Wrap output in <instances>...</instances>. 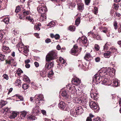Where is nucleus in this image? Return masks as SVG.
I'll use <instances>...</instances> for the list:
<instances>
[{
  "mask_svg": "<svg viewBox=\"0 0 121 121\" xmlns=\"http://www.w3.org/2000/svg\"><path fill=\"white\" fill-rule=\"evenodd\" d=\"M40 19L43 18V20H42V21H43L45 20L46 18V17L44 14H41V15Z\"/></svg>",
  "mask_w": 121,
  "mask_h": 121,
  "instance_id": "nucleus-39",
  "label": "nucleus"
},
{
  "mask_svg": "<svg viewBox=\"0 0 121 121\" xmlns=\"http://www.w3.org/2000/svg\"><path fill=\"white\" fill-rule=\"evenodd\" d=\"M9 47L5 46H4L2 48V50L4 52L5 50L7 51L9 49Z\"/></svg>",
  "mask_w": 121,
  "mask_h": 121,
  "instance_id": "nucleus-40",
  "label": "nucleus"
},
{
  "mask_svg": "<svg viewBox=\"0 0 121 121\" xmlns=\"http://www.w3.org/2000/svg\"><path fill=\"white\" fill-rule=\"evenodd\" d=\"M3 35L1 33H0V42H2V43L3 44H6L8 43L7 41H5L4 40V42H3Z\"/></svg>",
  "mask_w": 121,
  "mask_h": 121,
  "instance_id": "nucleus-20",
  "label": "nucleus"
},
{
  "mask_svg": "<svg viewBox=\"0 0 121 121\" xmlns=\"http://www.w3.org/2000/svg\"><path fill=\"white\" fill-rule=\"evenodd\" d=\"M26 19L28 20L30 22H33L34 20L30 16H27L26 17Z\"/></svg>",
  "mask_w": 121,
  "mask_h": 121,
  "instance_id": "nucleus-38",
  "label": "nucleus"
},
{
  "mask_svg": "<svg viewBox=\"0 0 121 121\" xmlns=\"http://www.w3.org/2000/svg\"><path fill=\"white\" fill-rule=\"evenodd\" d=\"M102 80V78L97 73L93 77V81L94 82H97L99 83Z\"/></svg>",
  "mask_w": 121,
  "mask_h": 121,
  "instance_id": "nucleus-6",
  "label": "nucleus"
},
{
  "mask_svg": "<svg viewBox=\"0 0 121 121\" xmlns=\"http://www.w3.org/2000/svg\"><path fill=\"white\" fill-rule=\"evenodd\" d=\"M35 102L36 103V106L34 108L32 112L35 115H37L40 112L39 110V106L37 105V104L43 103V97L42 94H39L38 95H36L35 96Z\"/></svg>",
  "mask_w": 121,
  "mask_h": 121,
  "instance_id": "nucleus-1",
  "label": "nucleus"
},
{
  "mask_svg": "<svg viewBox=\"0 0 121 121\" xmlns=\"http://www.w3.org/2000/svg\"><path fill=\"white\" fill-rule=\"evenodd\" d=\"M22 71L20 69H19L17 70V73L19 75H20L21 73H22Z\"/></svg>",
  "mask_w": 121,
  "mask_h": 121,
  "instance_id": "nucleus-50",
  "label": "nucleus"
},
{
  "mask_svg": "<svg viewBox=\"0 0 121 121\" xmlns=\"http://www.w3.org/2000/svg\"><path fill=\"white\" fill-rule=\"evenodd\" d=\"M5 60V56L4 55L0 54V61H3Z\"/></svg>",
  "mask_w": 121,
  "mask_h": 121,
  "instance_id": "nucleus-35",
  "label": "nucleus"
},
{
  "mask_svg": "<svg viewBox=\"0 0 121 121\" xmlns=\"http://www.w3.org/2000/svg\"><path fill=\"white\" fill-rule=\"evenodd\" d=\"M51 41V39H50L48 38L45 40V42L46 43H48Z\"/></svg>",
  "mask_w": 121,
  "mask_h": 121,
  "instance_id": "nucleus-60",
  "label": "nucleus"
},
{
  "mask_svg": "<svg viewBox=\"0 0 121 121\" xmlns=\"http://www.w3.org/2000/svg\"><path fill=\"white\" fill-rule=\"evenodd\" d=\"M34 29L35 30H39L40 29L38 25V26H35L34 27Z\"/></svg>",
  "mask_w": 121,
  "mask_h": 121,
  "instance_id": "nucleus-56",
  "label": "nucleus"
},
{
  "mask_svg": "<svg viewBox=\"0 0 121 121\" xmlns=\"http://www.w3.org/2000/svg\"><path fill=\"white\" fill-rule=\"evenodd\" d=\"M111 53L112 52L110 51H107L104 54V56L105 58H109L110 56Z\"/></svg>",
  "mask_w": 121,
  "mask_h": 121,
  "instance_id": "nucleus-21",
  "label": "nucleus"
},
{
  "mask_svg": "<svg viewBox=\"0 0 121 121\" xmlns=\"http://www.w3.org/2000/svg\"><path fill=\"white\" fill-rule=\"evenodd\" d=\"M27 114V112H26L25 111L22 112L20 115V117L21 119H24L25 117Z\"/></svg>",
  "mask_w": 121,
  "mask_h": 121,
  "instance_id": "nucleus-23",
  "label": "nucleus"
},
{
  "mask_svg": "<svg viewBox=\"0 0 121 121\" xmlns=\"http://www.w3.org/2000/svg\"><path fill=\"white\" fill-rule=\"evenodd\" d=\"M59 60L60 62V63H61V64L60 65V66L59 67V69H61V68H60V67H61V66L66 65V64H65L66 61L64 60L63 58L61 57L59 58Z\"/></svg>",
  "mask_w": 121,
  "mask_h": 121,
  "instance_id": "nucleus-14",
  "label": "nucleus"
},
{
  "mask_svg": "<svg viewBox=\"0 0 121 121\" xmlns=\"http://www.w3.org/2000/svg\"><path fill=\"white\" fill-rule=\"evenodd\" d=\"M21 81L19 79L16 80L15 82V83L17 84L16 85H17L18 86H19V85L21 84Z\"/></svg>",
  "mask_w": 121,
  "mask_h": 121,
  "instance_id": "nucleus-37",
  "label": "nucleus"
},
{
  "mask_svg": "<svg viewBox=\"0 0 121 121\" xmlns=\"http://www.w3.org/2000/svg\"><path fill=\"white\" fill-rule=\"evenodd\" d=\"M102 82H103V83L104 84H107L106 83L107 82V80L106 79L104 78V77L102 78V80L101 81Z\"/></svg>",
  "mask_w": 121,
  "mask_h": 121,
  "instance_id": "nucleus-51",
  "label": "nucleus"
},
{
  "mask_svg": "<svg viewBox=\"0 0 121 121\" xmlns=\"http://www.w3.org/2000/svg\"><path fill=\"white\" fill-rule=\"evenodd\" d=\"M91 56L89 53H87L84 57V59L87 61H89Z\"/></svg>",
  "mask_w": 121,
  "mask_h": 121,
  "instance_id": "nucleus-22",
  "label": "nucleus"
},
{
  "mask_svg": "<svg viewBox=\"0 0 121 121\" xmlns=\"http://www.w3.org/2000/svg\"><path fill=\"white\" fill-rule=\"evenodd\" d=\"M20 10L21 8L20 7L18 6L16 7L15 10V12L16 13H18L20 11Z\"/></svg>",
  "mask_w": 121,
  "mask_h": 121,
  "instance_id": "nucleus-52",
  "label": "nucleus"
},
{
  "mask_svg": "<svg viewBox=\"0 0 121 121\" xmlns=\"http://www.w3.org/2000/svg\"><path fill=\"white\" fill-rule=\"evenodd\" d=\"M66 106L64 102L61 101L58 104L59 108L62 109H64Z\"/></svg>",
  "mask_w": 121,
  "mask_h": 121,
  "instance_id": "nucleus-16",
  "label": "nucleus"
},
{
  "mask_svg": "<svg viewBox=\"0 0 121 121\" xmlns=\"http://www.w3.org/2000/svg\"><path fill=\"white\" fill-rule=\"evenodd\" d=\"M23 13L25 15H28L29 13V11L26 10H24L23 11Z\"/></svg>",
  "mask_w": 121,
  "mask_h": 121,
  "instance_id": "nucleus-47",
  "label": "nucleus"
},
{
  "mask_svg": "<svg viewBox=\"0 0 121 121\" xmlns=\"http://www.w3.org/2000/svg\"><path fill=\"white\" fill-rule=\"evenodd\" d=\"M4 2V0H0V9L1 7H2V4Z\"/></svg>",
  "mask_w": 121,
  "mask_h": 121,
  "instance_id": "nucleus-59",
  "label": "nucleus"
},
{
  "mask_svg": "<svg viewBox=\"0 0 121 121\" xmlns=\"http://www.w3.org/2000/svg\"><path fill=\"white\" fill-rule=\"evenodd\" d=\"M23 80L27 82H30V80L29 78L26 76H25L24 77Z\"/></svg>",
  "mask_w": 121,
  "mask_h": 121,
  "instance_id": "nucleus-36",
  "label": "nucleus"
},
{
  "mask_svg": "<svg viewBox=\"0 0 121 121\" xmlns=\"http://www.w3.org/2000/svg\"><path fill=\"white\" fill-rule=\"evenodd\" d=\"M61 95L62 96L66 99L68 98L69 97V95L67 94L66 91H63Z\"/></svg>",
  "mask_w": 121,
  "mask_h": 121,
  "instance_id": "nucleus-27",
  "label": "nucleus"
},
{
  "mask_svg": "<svg viewBox=\"0 0 121 121\" xmlns=\"http://www.w3.org/2000/svg\"><path fill=\"white\" fill-rule=\"evenodd\" d=\"M9 19L8 17H7L4 19V22L6 24H8L9 22Z\"/></svg>",
  "mask_w": 121,
  "mask_h": 121,
  "instance_id": "nucleus-41",
  "label": "nucleus"
},
{
  "mask_svg": "<svg viewBox=\"0 0 121 121\" xmlns=\"http://www.w3.org/2000/svg\"><path fill=\"white\" fill-rule=\"evenodd\" d=\"M53 71H51L49 72L48 74V77L49 78L51 77L53 75Z\"/></svg>",
  "mask_w": 121,
  "mask_h": 121,
  "instance_id": "nucleus-43",
  "label": "nucleus"
},
{
  "mask_svg": "<svg viewBox=\"0 0 121 121\" xmlns=\"http://www.w3.org/2000/svg\"><path fill=\"white\" fill-rule=\"evenodd\" d=\"M95 61L96 62H99L100 60V58L99 57H98L96 58L95 59Z\"/></svg>",
  "mask_w": 121,
  "mask_h": 121,
  "instance_id": "nucleus-62",
  "label": "nucleus"
},
{
  "mask_svg": "<svg viewBox=\"0 0 121 121\" xmlns=\"http://www.w3.org/2000/svg\"><path fill=\"white\" fill-rule=\"evenodd\" d=\"M98 12V9L97 7H95L94 8V14H97Z\"/></svg>",
  "mask_w": 121,
  "mask_h": 121,
  "instance_id": "nucleus-54",
  "label": "nucleus"
},
{
  "mask_svg": "<svg viewBox=\"0 0 121 121\" xmlns=\"http://www.w3.org/2000/svg\"><path fill=\"white\" fill-rule=\"evenodd\" d=\"M81 39L83 43L85 44L87 43V38L83 36L82 37Z\"/></svg>",
  "mask_w": 121,
  "mask_h": 121,
  "instance_id": "nucleus-33",
  "label": "nucleus"
},
{
  "mask_svg": "<svg viewBox=\"0 0 121 121\" xmlns=\"http://www.w3.org/2000/svg\"><path fill=\"white\" fill-rule=\"evenodd\" d=\"M28 86L27 84H24L22 86V87L24 89H26L28 88Z\"/></svg>",
  "mask_w": 121,
  "mask_h": 121,
  "instance_id": "nucleus-53",
  "label": "nucleus"
},
{
  "mask_svg": "<svg viewBox=\"0 0 121 121\" xmlns=\"http://www.w3.org/2000/svg\"><path fill=\"white\" fill-rule=\"evenodd\" d=\"M17 47L19 51L24 52L26 56L28 55V49L27 47L25 46L22 43H19L17 45Z\"/></svg>",
  "mask_w": 121,
  "mask_h": 121,
  "instance_id": "nucleus-2",
  "label": "nucleus"
},
{
  "mask_svg": "<svg viewBox=\"0 0 121 121\" xmlns=\"http://www.w3.org/2000/svg\"><path fill=\"white\" fill-rule=\"evenodd\" d=\"M47 74L46 73V72L44 71L41 72L40 73L41 76L43 77H46Z\"/></svg>",
  "mask_w": 121,
  "mask_h": 121,
  "instance_id": "nucleus-31",
  "label": "nucleus"
},
{
  "mask_svg": "<svg viewBox=\"0 0 121 121\" xmlns=\"http://www.w3.org/2000/svg\"><path fill=\"white\" fill-rule=\"evenodd\" d=\"M113 14H116V17L117 16L118 17H120L121 15L119 13H116L115 12H113L112 14H111V15L112 16H113Z\"/></svg>",
  "mask_w": 121,
  "mask_h": 121,
  "instance_id": "nucleus-49",
  "label": "nucleus"
},
{
  "mask_svg": "<svg viewBox=\"0 0 121 121\" xmlns=\"http://www.w3.org/2000/svg\"><path fill=\"white\" fill-rule=\"evenodd\" d=\"M89 104L91 108L92 109H96L98 107V105L96 103L92 101L91 100L89 101Z\"/></svg>",
  "mask_w": 121,
  "mask_h": 121,
  "instance_id": "nucleus-8",
  "label": "nucleus"
},
{
  "mask_svg": "<svg viewBox=\"0 0 121 121\" xmlns=\"http://www.w3.org/2000/svg\"><path fill=\"white\" fill-rule=\"evenodd\" d=\"M113 86H114L117 87L119 85V83L117 79H115V80L113 81Z\"/></svg>",
  "mask_w": 121,
  "mask_h": 121,
  "instance_id": "nucleus-26",
  "label": "nucleus"
},
{
  "mask_svg": "<svg viewBox=\"0 0 121 121\" xmlns=\"http://www.w3.org/2000/svg\"><path fill=\"white\" fill-rule=\"evenodd\" d=\"M17 115V113L16 111L13 112L11 115L10 116V118L11 119H14Z\"/></svg>",
  "mask_w": 121,
  "mask_h": 121,
  "instance_id": "nucleus-19",
  "label": "nucleus"
},
{
  "mask_svg": "<svg viewBox=\"0 0 121 121\" xmlns=\"http://www.w3.org/2000/svg\"><path fill=\"white\" fill-rule=\"evenodd\" d=\"M80 18L81 17H78L75 21V25L77 26H78L80 23Z\"/></svg>",
  "mask_w": 121,
  "mask_h": 121,
  "instance_id": "nucleus-30",
  "label": "nucleus"
},
{
  "mask_svg": "<svg viewBox=\"0 0 121 121\" xmlns=\"http://www.w3.org/2000/svg\"><path fill=\"white\" fill-rule=\"evenodd\" d=\"M37 10L39 13L41 14H44L47 11L46 7L39 5L37 8Z\"/></svg>",
  "mask_w": 121,
  "mask_h": 121,
  "instance_id": "nucleus-4",
  "label": "nucleus"
},
{
  "mask_svg": "<svg viewBox=\"0 0 121 121\" xmlns=\"http://www.w3.org/2000/svg\"><path fill=\"white\" fill-rule=\"evenodd\" d=\"M96 39L98 40H100L101 39V38L100 36L98 35H97L96 36Z\"/></svg>",
  "mask_w": 121,
  "mask_h": 121,
  "instance_id": "nucleus-63",
  "label": "nucleus"
},
{
  "mask_svg": "<svg viewBox=\"0 0 121 121\" xmlns=\"http://www.w3.org/2000/svg\"><path fill=\"white\" fill-rule=\"evenodd\" d=\"M41 112L42 114H43V115H46V111L44 110H41Z\"/></svg>",
  "mask_w": 121,
  "mask_h": 121,
  "instance_id": "nucleus-64",
  "label": "nucleus"
},
{
  "mask_svg": "<svg viewBox=\"0 0 121 121\" xmlns=\"http://www.w3.org/2000/svg\"><path fill=\"white\" fill-rule=\"evenodd\" d=\"M91 98L95 100H96L98 98L97 95L96 93H92L91 94Z\"/></svg>",
  "mask_w": 121,
  "mask_h": 121,
  "instance_id": "nucleus-25",
  "label": "nucleus"
},
{
  "mask_svg": "<svg viewBox=\"0 0 121 121\" xmlns=\"http://www.w3.org/2000/svg\"><path fill=\"white\" fill-rule=\"evenodd\" d=\"M70 112L71 114L73 116L76 117L77 116L78 114L76 111H75V110H74L73 109H72L71 110Z\"/></svg>",
  "mask_w": 121,
  "mask_h": 121,
  "instance_id": "nucleus-24",
  "label": "nucleus"
},
{
  "mask_svg": "<svg viewBox=\"0 0 121 121\" xmlns=\"http://www.w3.org/2000/svg\"><path fill=\"white\" fill-rule=\"evenodd\" d=\"M78 9L80 11H82L83 9V5L82 4H78Z\"/></svg>",
  "mask_w": 121,
  "mask_h": 121,
  "instance_id": "nucleus-34",
  "label": "nucleus"
},
{
  "mask_svg": "<svg viewBox=\"0 0 121 121\" xmlns=\"http://www.w3.org/2000/svg\"><path fill=\"white\" fill-rule=\"evenodd\" d=\"M99 48V45L97 44H96L95 45V49L96 51H98Z\"/></svg>",
  "mask_w": 121,
  "mask_h": 121,
  "instance_id": "nucleus-55",
  "label": "nucleus"
},
{
  "mask_svg": "<svg viewBox=\"0 0 121 121\" xmlns=\"http://www.w3.org/2000/svg\"><path fill=\"white\" fill-rule=\"evenodd\" d=\"M75 111H76L78 114L81 115L83 113V110L82 107L80 106L76 108Z\"/></svg>",
  "mask_w": 121,
  "mask_h": 121,
  "instance_id": "nucleus-13",
  "label": "nucleus"
},
{
  "mask_svg": "<svg viewBox=\"0 0 121 121\" xmlns=\"http://www.w3.org/2000/svg\"><path fill=\"white\" fill-rule=\"evenodd\" d=\"M110 50L111 51L112 53V52H115L116 51H117V49L114 47H112L110 48Z\"/></svg>",
  "mask_w": 121,
  "mask_h": 121,
  "instance_id": "nucleus-48",
  "label": "nucleus"
},
{
  "mask_svg": "<svg viewBox=\"0 0 121 121\" xmlns=\"http://www.w3.org/2000/svg\"><path fill=\"white\" fill-rule=\"evenodd\" d=\"M7 103L4 100H1L0 103V106H1V108L3 106H5Z\"/></svg>",
  "mask_w": 121,
  "mask_h": 121,
  "instance_id": "nucleus-32",
  "label": "nucleus"
},
{
  "mask_svg": "<svg viewBox=\"0 0 121 121\" xmlns=\"http://www.w3.org/2000/svg\"><path fill=\"white\" fill-rule=\"evenodd\" d=\"M101 31L105 33H109L110 30L106 27L103 26L100 27Z\"/></svg>",
  "mask_w": 121,
  "mask_h": 121,
  "instance_id": "nucleus-18",
  "label": "nucleus"
},
{
  "mask_svg": "<svg viewBox=\"0 0 121 121\" xmlns=\"http://www.w3.org/2000/svg\"><path fill=\"white\" fill-rule=\"evenodd\" d=\"M6 64H8L9 65H12L14 62V59L12 58H10L8 60H6Z\"/></svg>",
  "mask_w": 121,
  "mask_h": 121,
  "instance_id": "nucleus-12",
  "label": "nucleus"
},
{
  "mask_svg": "<svg viewBox=\"0 0 121 121\" xmlns=\"http://www.w3.org/2000/svg\"><path fill=\"white\" fill-rule=\"evenodd\" d=\"M113 24L114 26V29L115 30L117 29L118 27L117 23V22L116 21H114L113 22Z\"/></svg>",
  "mask_w": 121,
  "mask_h": 121,
  "instance_id": "nucleus-45",
  "label": "nucleus"
},
{
  "mask_svg": "<svg viewBox=\"0 0 121 121\" xmlns=\"http://www.w3.org/2000/svg\"><path fill=\"white\" fill-rule=\"evenodd\" d=\"M70 92L73 91V93L74 94L76 93L77 90L76 89L75 86L73 85H71L70 86H68Z\"/></svg>",
  "mask_w": 121,
  "mask_h": 121,
  "instance_id": "nucleus-15",
  "label": "nucleus"
},
{
  "mask_svg": "<svg viewBox=\"0 0 121 121\" xmlns=\"http://www.w3.org/2000/svg\"><path fill=\"white\" fill-rule=\"evenodd\" d=\"M71 82L72 84L78 86L81 83V81L78 78H76L73 79Z\"/></svg>",
  "mask_w": 121,
  "mask_h": 121,
  "instance_id": "nucleus-9",
  "label": "nucleus"
},
{
  "mask_svg": "<svg viewBox=\"0 0 121 121\" xmlns=\"http://www.w3.org/2000/svg\"><path fill=\"white\" fill-rule=\"evenodd\" d=\"M35 117L34 115H31L27 118V119L28 120L32 121L35 119Z\"/></svg>",
  "mask_w": 121,
  "mask_h": 121,
  "instance_id": "nucleus-28",
  "label": "nucleus"
},
{
  "mask_svg": "<svg viewBox=\"0 0 121 121\" xmlns=\"http://www.w3.org/2000/svg\"><path fill=\"white\" fill-rule=\"evenodd\" d=\"M60 37V35L58 34H56L54 36V37L56 39H59Z\"/></svg>",
  "mask_w": 121,
  "mask_h": 121,
  "instance_id": "nucleus-57",
  "label": "nucleus"
},
{
  "mask_svg": "<svg viewBox=\"0 0 121 121\" xmlns=\"http://www.w3.org/2000/svg\"><path fill=\"white\" fill-rule=\"evenodd\" d=\"M107 74L110 76L112 77L115 74V70L113 68H108L106 69Z\"/></svg>",
  "mask_w": 121,
  "mask_h": 121,
  "instance_id": "nucleus-5",
  "label": "nucleus"
},
{
  "mask_svg": "<svg viewBox=\"0 0 121 121\" xmlns=\"http://www.w3.org/2000/svg\"><path fill=\"white\" fill-rule=\"evenodd\" d=\"M4 78L6 80H8V79L9 78L8 75L6 74H4L3 75Z\"/></svg>",
  "mask_w": 121,
  "mask_h": 121,
  "instance_id": "nucleus-58",
  "label": "nucleus"
},
{
  "mask_svg": "<svg viewBox=\"0 0 121 121\" xmlns=\"http://www.w3.org/2000/svg\"><path fill=\"white\" fill-rule=\"evenodd\" d=\"M57 53L56 52L52 51L50 52L46 56V61L47 62L53 60L56 58Z\"/></svg>",
  "mask_w": 121,
  "mask_h": 121,
  "instance_id": "nucleus-3",
  "label": "nucleus"
},
{
  "mask_svg": "<svg viewBox=\"0 0 121 121\" xmlns=\"http://www.w3.org/2000/svg\"><path fill=\"white\" fill-rule=\"evenodd\" d=\"M78 47L76 45H75L71 49V54L75 56H77L78 54Z\"/></svg>",
  "mask_w": 121,
  "mask_h": 121,
  "instance_id": "nucleus-7",
  "label": "nucleus"
},
{
  "mask_svg": "<svg viewBox=\"0 0 121 121\" xmlns=\"http://www.w3.org/2000/svg\"><path fill=\"white\" fill-rule=\"evenodd\" d=\"M47 26H49V28L53 27L55 26V22L53 21H51L48 24Z\"/></svg>",
  "mask_w": 121,
  "mask_h": 121,
  "instance_id": "nucleus-29",
  "label": "nucleus"
},
{
  "mask_svg": "<svg viewBox=\"0 0 121 121\" xmlns=\"http://www.w3.org/2000/svg\"><path fill=\"white\" fill-rule=\"evenodd\" d=\"M98 73L99 75V76L102 78L105 76L107 74L106 69H105L103 71L100 70L99 71Z\"/></svg>",
  "mask_w": 121,
  "mask_h": 121,
  "instance_id": "nucleus-11",
  "label": "nucleus"
},
{
  "mask_svg": "<svg viewBox=\"0 0 121 121\" xmlns=\"http://www.w3.org/2000/svg\"><path fill=\"white\" fill-rule=\"evenodd\" d=\"M75 27L72 26H70L69 27L68 29L71 31H74L75 30Z\"/></svg>",
  "mask_w": 121,
  "mask_h": 121,
  "instance_id": "nucleus-44",
  "label": "nucleus"
},
{
  "mask_svg": "<svg viewBox=\"0 0 121 121\" xmlns=\"http://www.w3.org/2000/svg\"><path fill=\"white\" fill-rule=\"evenodd\" d=\"M12 43L13 44L15 43L17 41V40L15 38H12Z\"/></svg>",
  "mask_w": 121,
  "mask_h": 121,
  "instance_id": "nucleus-61",
  "label": "nucleus"
},
{
  "mask_svg": "<svg viewBox=\"0 0 121 121\" xmlns=\"http://www.w3.org/2000/svg\"><path fill=\"white\" fill-rule=\"evenodd\" d=\"M54 65V63L53 62H51L49 63H46L45 67V69H49L52 68L53 67Z\"/></svg>",
  "mask_w": 121,
  "mask_h": 121,
  "instance_id": "nucleus-10",
  "label": "nucleus"
},
{
  "mask_svg": "<svg viewBox=\"0 0 121 121\" xmlns=\"http://www.w3.org/2000/svg\"><path fill=\"white\" fill-rule=\"evenodd\" d=\"M4 111L7 113H9L10 112V109L8 107L4 108Z\"/></svg>",
  "mask_w": 121,
  "mask_h": 121,
  "instance_id": "nucleus-46",
  "label": "nucleus"
},
{
  "mask_svg": "<svg viewBox=\"0 0 121 121\" xmlns=\"http://www.w3.org/2000/svg\"><path fill=\"white\" fill-rule=\"evenodd\" d=\"M108 46L109 44L108 43H106L104 46V50H107V49L108 48Z\"/></svg>",
  "mask_w": 121,
  "mask_h": 121,
  "instance_id": "nucleus-42",
  "label": "nucleus"
},
{
  "mask_svg": "<svg viewBox=\"0 0 121 121\" xmlns=\"http://www.w3.org/2000/svg\"><path fill=\"white\" fill-rule=\"evenodd\" d=\"M73 101L74 102L80 104L82 102V99L80 98H78L77 97H75L73 98Z\"/></svg>",
  "mask_w": 121,
  "mask_h": 121,
  "instance_id": "nucleus-17",
  "label": "nucleus"
}]
</instances>
